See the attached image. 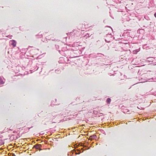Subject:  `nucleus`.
<instances>
[{"label": "nucleus", "instance_id": "obj_5", "mask_svg": "<svg viewBox=\"0 0 156 156\" xmlns=\"http://www.w3.org/2000/svg\"><path fill=\"white\" fill-rule=\"evenodd\" d=\"M154 16L156 18V12L154 14Z\"/></svg>", "mask_w": 156, "mask_h": 156}, {"label": "nucleus", "instance_id": "obj_1", "mask_svg": "<svg viewBox=\"0 0 156 156\" xmlns=\"http://www.w3.org/2000/svg\"><path fill=\"white\" fill-rule=\"evenodd\" d=\"M10 43L11 44V45L13 47H15L16 45V42L14 40H12L10 41Z\"/></svg>", "mask_w": 156, "mask_h": 156}, {"label": "nucleus", "instance_id": "obj_3", "mask_svg": "<svg viewBox=\"0 0 156 156\" xmlns=\"http://www.w3.org/2000/svg\"><path fill=\"white\" fill-rule=\"evenodd\" d=\"M41 146V145L40 144H37V145L35 146V147L37 149H38Z\"/></svg>", "mask_w": 156, "mask_h": 156}, {"label": "nucleus", "instance_id": "obj_2", "mask_svg": "<svg viewBox=\"0 0 156 156\" xmlns=\"http://www.w3.org/2000/svg\"><path fill=\"white\" fill-rule=\"evenodd\" d=\"M111 101V100L110 98H108L106 100V102L108 104H110Z\"/></svg>", "mask_w": 156, "mask_h": 156}, {"label": "nucleus", "instance_id": "obj_4", "mask_svg": "<svg viewBox=\"0 0 156 156\" xmlns=\"http://www.w3.org/2000/svg\"><path fill=\"white\" fill-rule=\"evenodd\" d=\"M12 156H16V155H15L14 154L12 153Z\"/></svg>", "mask_w": 156, "mask_h": 156}, {"label": "nucleus", "instance_id": "obj_6", "mask_svg": "<svg viewBox=\"0 0 156 156\" xmlns=\"http://www.w3.org/2000/svg\"><path fill=\"white\" fill-rule=\"evenodd\" d=\"M88 35V36H89V34H87L86 35Z\"/></svg>", "mask_w": 156, "mask_h": 156}]
</instances>
